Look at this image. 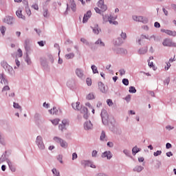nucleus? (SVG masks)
Segmentation results:
<instances>
[{
  "label": "nucleus",
  "instance_id": "45",
  "mask_svg": "<svg viewBox=\"0 0 176 176\" xmlns=\"http://www.w3.org/2000/svg\"><path fill=\"white\" fill-rule=\"evenodd\" d=\"M14 108H16V109H21V107L19 103L14 102Z\"/></svg>",
  "mask_w": 176,
  "mask_h": 176
},
{
  "label": "nucleus",
  "instance_id": "39",
  "mask_svg": "<svg viewBox=\"0 0 176 176\" xmlns=\"http://www.w3.org/2000/svg\"><path fill=\"white\" fill-rule=\"evenodd\" d=\"M122 83L123 85H124L125 86H129V79L127 78H124L122 80Z\"/></svg>",
  "mask_w": 176,
  "mask_h": 176
},
{
  "label": "nucleus",
  "instance_id": "28",
  "mask_svg": "<svg viewBox=\"0 0 176 176\" xmlns=\"http://www.w3.org/2000/svg\"><path fill=\"white\" fill-rule=\"evenodd\" d=\"M74 57H75V55L73 53L67 54L65 55V58H67V60H69V58H74Z\"/></svg>",
  "mask_w": 176,
  "mask_h": 176
},
{
  "label": "nucleus",
  "instance_id": "55",
  "mask_svg": "<svg viewBox=\"0 0 176 176\" xmlns=\"http://www.w3.org/2000/svg\"><path fill=\"white\" fill-rule=\"evenodd\" d=\"M95 11L96 12V13H99V14H101L102 10H100V8H95Z\"/></svg>",
  "mask_w": 176,
  "mask_h": 176
},
{
  "label": "nucleus",
  "instance_id": "6",
  "mask_svg": "<svg viewBox=\"0 0 176 176\" xmlns=\"http://www.w3.org/2000/svg\"><path fill=\"white\" fill-rule=\"evenodd\" d=\"M54 61V59L53 58L52 56H50L49 59H46L44 58H41V65H45V63H51V64H53Z\"/></svg>",
  "mask_w": 176,
  "mask_h": 176
},
{
  "label": "nucleus",
  "instance_id": "44",
  "mask_svg": "<svg viewBox=\"0 0 176 176\" xmlns=\"http://www.w3.org/2000/svg\"><path fill=\"white\" fill-rule=\"evenodd\" d=\"M170 67H171V63H170L169 62L166 63V66H165V70L166 71H168V69H170Z\"/></svg>",
  "mask_w": 176,
  "mask_h": 176
},
{
  "label": "nucleus",
  "instance_id": "8",
  "mask_svg": "<svg viewBox=\"0 0 176 176\" xmlns=\"http://www.w3.org/2000/svg\"><path fill=\"white\" fill-rule=\"evenodd\" d=\"M3 23H6V24H13V17L12 16H6L3 20Z\"/></svg>",
  "mask_w": 176,
  "mask_h": 176
},
{
  "label": "nucleus",
  "instance_id": "57",
  "mask_svg": "<svg viewBox=\"0 0 176 176\" xmlns=\"http://www.w3.org/2000/svg\"><path fill=\"white\" fill-rule=\"evenodd\" d=\"M58 160L60 162V163H63V155H58Z\"/></svg>",
  "mask_w": 176,
  "mask_h": 176
},
{
  "label": "nucleus",
  "instance_id": "38",
  "mask_svg": "<svg viewBox=\"0 0 176 176\" xmlns=\"http://www.w3.org/2000/svg\"><path fill=\"white\" fill-rule=\"evenodd\" d=\"M105 132L104 131H102V133L100 135V140L101 141H104V140H105Z\"/></svg>",
  "mask_w": 176,
  "mask_h": 176
},
{
  "label": "nucleus",
  "instance_id": "35",
  "mask_svg": "<svg viewBox=\"0 0 176 176\" xmlns=\"http://www.w3.org/2000/svg\"><path fill=\"white\" fill-rule=\"evenodd\" d=\"M94 99V94H89L87 96V100H93Z\"/></svg>",
  "mask_w": 176,
  "mask_h": 176
},
{
  "label": "nucleus",
  "instance_id": "47",
  "mask_svg": "<svg viewBox=\"0 0 176 176\" xmlns=\"http://www.w3.org/2000/svg\"><path fill=\"white\" fill-rule=\"evenodd\" d=\"M122 43H123V41H122V40L120 38H118L116 41V45H122Z\"/></svg>",
  "mask_w": 176,
  "mask_h": 176
},
{
  "label": "nucleus",
  "instance_id": "20",
  "mask_svg": "<svg viewBox=\"0 0 176 176\" xmlns=\"http://www.w3.org/2000/svg\"><path fill=\"white\" fill-rule=\"evenodd\" d=\"M16 14L17 17L19 19H22L23 20H25V16L21 14V10H18L16 12Z\"/></svg>",
  "mask_w": 176,
  "mask_h": 176
},
{
  "label": "nucleus",
  "instance_id": "36",
  "mask_svg": "<svg viewBox=\"0 0 176 176\" xmlns=\"http://www.w3.org/2000/svg\"><path fill=\"white\" fill-rule=\"evenodd\" d=\"M129 93H137V89L134 87H129Z\"/></svg>",
  "mask_w": 176,
  "mask_h": 176
},
{
  "label": "nucleus",
  "instance_id": "30",
  "mask_svg": "<svg viewBox=\"0 0 176 176\" xmlns=\"http://www.w3.org/2000/svg\"><path fill=\"white\" fill-rule=\"evenodd\" d=\"M50 14H49V10L47 9H45L43 11V16L44 17H49Z\"/></svg>",
  "mask_w": 176,
  "mask_h": 176
},
{
  "label": "nucleus",
  "instance_id": "10",
  "mask_svg": "<svg viewBox=\"0 0 176 176\" xmlns=\"http://www.w3.org/2000/svg\"><path fill=\"white\" fill-rule=\"evenodd\" d=\"M24 47L25 50L28 53L31 50V47L30 46V40L26 39L25 40V43H24Z\"/></svg>",
  "mask_w": 176,
  "mask_h": 176
},
{
  "label": "nucleus",
  "instance_id": "33",
  "mask_svg": "<svg viewBox=\"0 0 176 176\" xmlns=\"http://www.w3.org/2000/svg\"><path fill=\"white\" fill-rule=\"evenodd\" d=\"M0 31H1V34H2V35H5V32L6 31V28L5 26H1L0 28Z\"/></svg>",
  "mask_w": 176,
  "mask_h": 176
},
{
  "label": "nucleus",
  "instance_id": "42",
  "mask_svg": "<svg viewBox=\"0 0 176 176\" xmlns=\"http://www.w3.org/2000/svg\"><path fill=\"white\" fill-rule=\"evenodd\" d=\"M52 173L54 175L60 176V173L57 171L56 168L52 169Z\"/></svg>",
  "mask_w": 176,
  "mask_h": 176
},
{
  "label": "nucleus",
  "instance_id": "58",
  "mask_svg": "<svg viewBox=\"0 0 176 176\" xmlns=\"http://www.w3.org/2000/svg\"><path fill=\"white\" fill-rule=\"evenodd\" d=\"M166 130H173L174 129V126H171L170 125H168L166 126Z\"/></svg>",
  "mask_w": 176,
  "mask_h": 176
},
{
  "label": "nucleus",
  "instance_id": "53",
  "mask_svg": "<svg viewBox=\"0 0 176 176\" xmlns=\"http://www.w3.org/2000/svg\"><path fill=\"white\" fill-rule=\"evenodd\" d=\"M154 27H155V28H160V23L159 22H155L154 23Z\"/></svg>",
  "mask_w": 176,
  "mask_h": 176
},
{
  "label": "nucleus",
  "instance_id": "16",
  "mask_svg": "<svg viewBox=\"0 0 176 176\" xmlns=\"http://www.w3.org/2000/svg\"><path fill=\"white\" fill-rule=\"evenodd\" d=\"M162 32H165L167 35H170L171 36H176V32L171 30H162Z\"/></svg>",
  "mask_w": 176,
  "mask_h": 176
},
{
  "label": "nucleus",
  "instance_id": "60",
  "mask_svg": "<svg viewBox=\"0 0 176 176\" xmlns=\"http://www.w3.org/2000/svg\"><path fill=\"white\" fill-rule=\"evenodd\" d=\"M171 146H172V145H171V144H170V143H167V144H166V149H170V148H171Z\"/></svg>",
  "mask_w": 176,
  "mask_h": 176
},
{
  "label": "nucleus",
  "instance_id": "52",
  "mask_svg": "<svg viewBox=\"0 0 176 176\" xmlns=\"http://www.w3.org/2000/svg\"><path fill=\"white\" fill-rule=\"evenodd\" d=\"M125 100L126 101H127V102H129V101H130V100H131V95H128L125 97Z\"/></svg>",
  "mask_w": 176,
  "mask_h": 176
},
{
  "label": "nucleus",
  "instance_id": "34",
  "mask_svg": "<svg viewBox=\"0 0 176 176\" xmlns=\"http://www.w3.org/2000/svg\"><path fill=\"white\" fill-rule=\"evenodd\" d=\"M62 124L65 126V127H67L69 124V122H68V120H63L62 121Z\"/></svg>",
  "mask_w": 176,
  "mask_h": 176
},
{
  "label": "nucleus",
  "instance_id": "23",
  "mask_svg": "<svg viewBox=\"0 0 176 176\" xmlns=\"http://www.w3.org/2000/svg\"><path fill=\"white\" fill-rule=\"evenodd\" d=\"M142 170H144V167H142L141 166H138L135 167L133 169V170L137 171V173H141V171H142Z\"/></svg>",
  "mask_w": 176,
  "mask_h": 176
},
{
  "label": "nucleus",
  "instance_id": "31",
  "mask_svg": "<svg viewBox=\"0 0 176 176\" xmlns=\"http://www.w3.org/2000/svg\"><path fill=\"white\" fill-rule=\"evenodd\" d=\"M91 69L94 74H98V70L97 69V67H96V65H92Z\"/></svg>",
  "mask_w": 176,
  "mask_h": 176
},
{
  "label": "nucleus",
  "instance_id": "12",
  "mask_svg": "<svg viewBox=\"0 0 176 176\" xmlns=\"http://www.w3.org/2000/svg\"><path fill=\"white\" fill-rule=\"evenodd\" d=\"M82 164L85 165V167H91V168H96V165L94 164H91V162L89 161H83Z\"/></svg>",
  "mask_w": 176,
  "mask_h": 176
},
{
  "label": "nucleus",
  "instance_id": "61",
  "mask_svg": "<svg viewBox=\"0 0 176 176\" xmlns=\"http://www.w3.org/2000/svg\"><path fill=\"white\" fill-rule=\"evenodd\" d=\"M107 146H109L110 148H112V146H113V143L109 142L107 143Z\"/></svg>",
  "mask_w": 176,
  "mask_h": 176
},
{
  "label": "nucleus",
  "instance_id": "21",
  "mask_svg": "<svg viewBox=\"0 0 176 176\" xmlns=\"http://www.w3.org/2000/svg\"><path fill=\"white\" fill-rule=\"evenodd\" d=\"M72 2L71 3V9L73 10V12H76V4L75 3V1L74 0H70Z\"/></svg>",
  "mask_w": 176,
  "mask_h": 176
},
{
  "label": "nucleus",
  "instance_id": "7",
  "mask_svg": "<svg viewBox=\"0 0 176 176\" xmlns=\"http://www.w3.org/2000/svg\"><path fill=\"white\" fill-rule=\"evenodd\" d=\"M91 17V11H87L86 14H84L82 19V23H87L89 19Z\"/></svg>",
  "mask_w": 176,
  "mask_h": 176
},
{
  "label": "nucleus",
  "instance_id": "4",
  "mask_svg": "<svg viewBox=\"0 0 176 176\" xmlns=\"http://www.w3.org/2000/svg\"><path fill=\"white\" fill-rule=\"evenodd\" d=\"M36 143L40 149H45V144H43V141L41 136H37Z\"/></svg>",
  "mask_w": 176,
  "mask_h": 176
},
{
  "label": "nucleus",
  "instance_id": "14",
  "mask_svg": "<svg viewBox=\"0 0 176 176\" xmlns=\"http://www.w3.org/2000/svg\"><path fill=\"white\" fill-rule=\"evenodd\" d=\"M114 20H116V17H112V16L108 17V21L109 22L110 24L118 25V21Z\"/></svg>",
  "mask_w": 176,
  "mask_h": 176
},
{
  "label": "nucleus",
  "instance_id": "41",
  "mask_svg": "<svg viewBox=\"0 0 176 176\" xmlns=\"http://www.w3.org/2000/svg\"><path fill=\"white\" fill-rule=\"evenodd\" d=\"M107 104L109 105V107H112L113 105V102H112V100L111 99H108L107 100Z\"/></svg>",
  "mask_w": 176,
  "mask_h": 176
},
{
  "label": "nucleus",
  "instance_id": "64",
  "mask_svg": "<svg viewBox=\"0 0 176 176\" xmlns=\"http://www.w3.org/2000/svg\"><path fill=\"white\" fill-rule=\"evenodd\" d=\"M26 13L28 16H31L32 13H31V10H26Z\"/></svg>",
  "mask_w": 176,
  "mask_h": 176
},
{
  "label": "nucleus",
  "instance_id": "49",
  "mask_svg": "<svg viewBox=\"0 0 176 176\" xmlns=\"http://www.w3.org/2000/svg\"><path fill=\"white\" fill-rule=\"evenodd\" d=\"M160 155H162V151H157L154 153V156H159Z\"/></svg>",
  "mask_w": 176,
  "mask_h": 176
},
{
  "label": "nucleus",
  "instance_id": "32",
  "mask_svg": "<svg viewBox=\"0 0 176 176\" xmlns=\"http://www.w3.org/2000/svg\"><path fill=\"white\" fill-rule=\"evenodd\" d=\"M17 52H18V54H16L17 57H23V51L21 50V49H18Z\"/></svg>",
  "mask_w": 176,
  "mask_h": 176
},
{
  "label": "nucleus",
  "instance_id": "18",
  "mask_svg": "<svg viewBox=\"0 0 176 176\" xmlns=\"http://www.w3.org/2000/svg\"><path fill=\"white\" fill-rule=\"evenodd\" d=\"M0 79H1V85H8V80L5 78L3 76V74H0Z\"/></svg>",
  "mask_w": 176,
  "mask_h": 176
},
{
  "label": "nucleus",
  "instance_id": "46",
  "mask_svg": "<svg viewBox=\"0 0 176 176\" xmlns=\"http://www.w3.org/2000/svg\"><path fill=\"white\" fill-rule=\"evenodd\" d=\"M86 82L87 86H91V78H87Z\"/></svg>",
  "mask_w": 176,
  "mask_h": 176
},
{
  "label": "nucleus",
  "instance_id": "27",
  "mask_svg": "<svg viewBox=\"0 0 176 176\" xmlns=\"http://www.w3.org/2000/svg\"><path fill=\"white\" fill-rule=\"evenodd\" d=\"M93 31H94V34H96V35H98V34H100V32L101 31V30H100V28H98V26H97L93 29Z\"/></svg>",
  "mask_w": 176,
  "mask_h": 176
},
{
  "label": "nucleus",
  "instance_id": "50",
  "mask_svg": "<svg viewBox=\"0 0 176 176\" xmlns=\"http://www.w3.org/2000/svg\"><path fill=\"white\" fill-rule=\"evenodd\" d=\"M76 159H78V154H76V153H74L72 154V160H75Z\"/></svg>",
  "mask_w": 176,
  "mask_h": 176
},
{
  "label": "nucleus",
  "instance_id": "63",
  "mask_svg": "<svg viewBox=\"0 0 176 176\" xmlns=\"http://www.w3.org/2000/svg\"><path fill=\"white\" fill-rule=\"evenodd\" d=\"M166 156H168V157H170V156H173V153L172 152L166 153Z\"/></svg>",
  "mask_w": 176,
  "mask_h": 176
},
{
  "label": "nucleus",
  "instance_id": "11",
  "mask_svg": "<svg viewBox=\"0 0 176 176\" xmlns=\"http://www.w3.org/2000/svg\"><path fill=\"white\" fill-rule=\"evenodd\" d=\"M87 107L82 108L81 113H82L84 119H89V113H87Z\"/></svg>",
  "mask_w": 176,
  "mask_h": 176
},
{
  "label": "nucleus",
  "instance_id": "26",
  "mask_svg": "<svg viewBox=\"0 0 176 176\" xmlns=\"http://www.w3.org/2000/svg\"><path fill=\"white\" fill-rule=\"evenodd\" d=\"M8 166L12 173H14L16 171V167L13 164H12V163H9Z\"/></svg>",
  "mask_w": 176,
  "mask_h": 176
},
{
  "label": "nucleus",
  "instance_id": "48",
  "mask_svg": "<svg viewBox=\"0 0 176 176\" xmlns=\"http://www.w3.org/2000/svg\"><path fill=\"white\" fill-rule=\"evenodd\" d=\"M8 90H10V87H9V86L6 85L5 87H3L2 91H8Z\"/></svg>",
  "mask_w": 176,
  "mask_h": 176
},
{
  "label": "nucleus",
  "instance_id": "62",
  "mask_svg": "<svg viewBox=\"0 0 176 176\" xmlns=\"http://www.w3.org/2000/svg\"><path fill=\"white\" fill-rule=\"evenodd\" d=\"M92 156H93L94 157H96V156H97V151H94L92 152Z\"/></svg>",
  "mask_w": 176,
  "mask_h": 176
},
{
  "label": "nucleus",
  "instance_id": "2",
  "mask_svg": "<svg viewBox=\"0 0 176 176\" xmlns=\"http://www.w3.org/2000/svg\"><path fill=\"white\" fill-rule=\"evenodd\" d=\"M164 46H167L168 47H176V43L173 42L170 38H165L162 43Z\"/></svg>",
  "mask_w": 176,
  "mask_h": 176
},
{
  "label": "nucleus",
  "instance_id": "25",
  "mask_svg": "<svg viewBox=\"0 0 176 176\" xmlns=\"http://www.w3.org/2000/svg\"><path fill=\"white\" fill-rule=\"evenodd\" d=\"M140 148L138 147H137V146L133 147L132 149V152H133V153H134V155H135L136 153H138V152H140Z\"/></svg>",
  "mask_w": 176,
  "mask_h": 176
},
{
  "label": "nucleus",
  "instance_id": "1",
  "mask_svg": "<svg viewBox=\"0 0 176 176\" xmlns=\"http://www.w3.org/2000/svg\"><path fill=\"white\" fill-rule=\"evenodd\" d=\"M54 141H55L57 144H59L62 148L68 147V143H67L65 140L61 139V138L54 137Z\"/></svg>",
  "mask_w": 176,
  "mask_h": 176
},
{
  "label": "nucleus",
  "instance_id": "43",
  "mask_svg": "<svg viewBox=\"0 0 176 176\" xmlns=\"http://www.w3.org/2000/svg\"><path fill=\"white\" fill-rule=\"evenodd\" d=\"M58 129L59 130H61V131H64V130H65V126H64L63 124H60L58 126Z\"/></svg>",
  "mask_w": 176,
  "mask_h": 176
},
{
  "label": "nucleus",
  "instance_id": "9",
  "mask_svg": "<svg viewBox=\"0 0 176 176\" xmlns=\"http://www.w3.org/2000/svg\"><path fill=\"white\" fill-rule=\"evenodd\" d=\"M84 129L85 130H90L93 129V124H91V121H87L84 124Z\"/></svg>",
  "mask_w": 176,
  "mask_h": 176
},
{
  "label": "nucleus",
  "instance_id": "56",
  "mask_svg": "<svg viewBox=\"0 0 176 176\" xmlns=\"http://www.w3.org/2000/svg\"><path fill=\"white\" fill-rule=\"evenodd\" d=\"M175 56H174V57H173V58H170V59H169V61H168V63H174V61H175Z\"/></svg>",
  "mask_w": 176,
  "mask_h": 176
},
{
  "label": "nucleus",
  "instance_id": "17",
  "mask_svg": "<svg viewBox=\"0 0 176 176\" xmlns=\"http://www.w3.org/2000/svg\"><path fill=\"white\" fill-rule=\"evenodd\" d=\"M76 74L78 78H83V71L80 69H76Z\"/></svg>",
  "mask_w": 176,
  "mask_h": 176
},
{
  "label": "nucleus",
  "instance_id": "19",
  "mask_svg": "<svg viewBox=\"0 0 176 176\" xmlns=\"http://www.w3.org/2000/svg\"><path fill=\"white\" fill-rule=\"evenodd\" d=\"M99 89L102 93H107V88H105V85L102 82L99 84Z\"/></svg>",
  "mask_w": 176,
  "mask_h": 176
},
{
  "label": "nucleus",
  "instance_id": "24",
  "mask_svg": "<svg viewBox=\"0 0 176 176\" xmlns=\"http://www.w3.org/2000/svg\"><path fill=\"white\" fill-rule=\"evenodd\" d=\"M51 122H52V124H54V126H57V124H58V123L60 122V119L56 118V119L51 120Z\"/></svg>",
  "mask_w": 176,
  "mask_h": 176
},
{
  "label": "nucleus",
  "instance_id": "37",
  "mask_svg": "<svg viewBox=\"0 0 176 176\" xmlns=\"http://www.w3.org/2000/svg\"><path fill=\"white\" fill-rule=\"evenodd\" d=\"M96 45H100V46H105V44H104V43L100 40L98 39L96 42Z\"/></svg>",
  "mask_w": 176,
  "mask_h": 176
},
{
  "label": "nucleus",
  "instance_id": "59",
  "mask_svg": "<svg viewBox=\"0 0 176 176\" xmlns=\"http://www.w3.org/2000/svg\"><path fill=\"white\" fill-rule=\"evenodd\" d=\"M121 37L123 38V39H126V38H127V36H126V33L122 32Z\"/></svg>",
  "mask_w": 176,
  "mask_h": 176
},
{
  "label": "nucleus",
  "instance_id": "5",
  "mask_svg": "<svg viewBox=\"0 0 176 176\" xmlns=\"http://www.w3.org/2000/svg\"><path fill=\"white\" fill-rule=\"evenodd\" d=\"M98 8H100L102 12H105L108 9V7H107V5L104 3V0H100L98 3Z\"/></svg>",
  "mask_w": 176,
  "mask_h": 176
},
{
  "label": "nucleus",
  "instance_id": "22",
  "mask_svg": "<svg viewBox=\"0 0 176 176\" xmlns=\"http://www.w3.org/2000/svg\"><path fill=\"white\" fill-rule=\"evenodd\" d=\"M49 112L51 115H57L58 110L56 107H53L52 109L49 110Z\"/></svg>",
  "mask_w": 176,
  "mask_h": 176
},
{
  "label": "nucleus",
  "instance_id": "3",
  "mask_svg": "<svg viewBox=\"0 0 176 176\" xmlns=\"http://www.w3.org/2000/svg\"><path fill=\"white\" fill-rule=\"evenodd\" d=\"M133 19L135 21H140V23H144V24H146V23H148V18H145L143 16H133Z\"/></svg>",
  "mask_w": 176,
  "mask_h": 176
},
{
  "label": "nucleus",
  "instance_id": "40",
  "mask_svg": "<svg viewBox=\"0 0 176 176\" xmlns=\"http://www.w3.org/2000/svg\"><path fill=\"white\" fill-rule=\"evenodd\" d=\"M32 8L34 9V10H39V6L37 3H34L32 6Z\"/></svg>",
  "mask_w": 176,
  "mask_h": 176
},
{
  "label": "nucleus",
  "instance_id": "29",
  "mask_svg": "<svg viewBox=\"0 0 176 176\" xmlns=\"http://www.w3.org/2000/svg\"><path fill=\"white\" fill-rule=\"evenodd\" d=\"M146 52H148V48H142L139 50V53L140 54H145V53H146Z\"/></svg>",
  "mask_w": 176,
  "mask_h": 176
},
{
  "label": "nucleus",
  "instance_id": "15",
  "mask_svg": "<svg viewBox=\"0 0 176 176\" xmlns=\"http://www.w3.org/2000/svg\"><path fill=\"white\" fill-rule=\"evenodd\" d=\"M72 108H74L75 109V111H79V109H80V108H81L80 102H79L72 103Z\"/></svg>",
  "mask_w": 176,
  "mask_h": 176
},
{
  "label": "nucleus",
  "instance_id": "51",
  "mask_svg": "<svg viewBox=\"0 0 176 176\" xmlns=\"http://www.w3.org/2000/svg\"><path fill=\"white\" fill-rule=\"evenodd\" d=\"M45 43H46V42L45 41L43 42V41L38 42V44L39 45V46H41V47L45 46Z\"/></svg>",
  "mask_w": 176,
  "mask_h": 176
},
{
  "label": "nucleus",
  "instance_id": "13",
  "mask_svg": "<svg viewBox=\"0 0 176 176\" xmlns=\"http://www.w3.org/2000/svg\"><path fill=\"white\" fill-rule=\"evenodd\" d=\"M102 157H107L108 160L112 158V153L111 151H105L102 154Z\"/></svg>",
  "mask_w": 176,
  "mask_h": 176
},
{
  "label": "nucleus",
  "instance_id": "54",
  "mask_svg": "<svg viewBox=\"0 0 176 176\" xmlns=\"http://www.w3.org/2000/svg\"><path fill=\"white\" fill-rule=\"evenodd\" d=\"M120 74L121 76H123V75H124V74H126V71H124V69H120Z\"/></svg>",
  "mask_w": 176,
  "mask_h": 176
}]
</instances>
